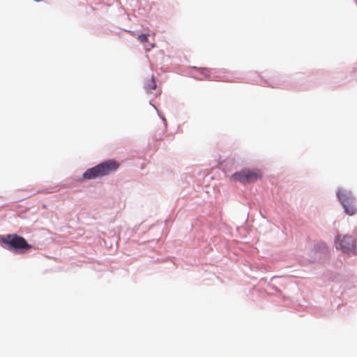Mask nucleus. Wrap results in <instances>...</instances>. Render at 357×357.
I'll return each instance as SVG.
<instances>
[{
  "label": "nucleus",
  "mask_w": 357,
  "mask_h": 357,
  "mask_svg": "<svg viewBox=\"0 0 357 357\" xmlns=\"http://www.w3.org/2000/svg\"><path fill=\"white\" fill-rule=\"evenodd\" d=\"M119 167V163L114 160H108L100 164L88 169L82 175L84 180L95 179L108 175Z\"/></svg>",
  "instance_id": "1"
},
{
  "label": "nucleus",
  "mask_w": 357,
  "mask_h": 357,
  "mask_svg": "<svg viewBox=\"0 0 357 357\" xmlns=\"http://www.w3.org/2000/svg\"><path fill=\"white\" fill-rule=\"evenodd\" d=\"M1 240L10 250L24 252L31 248L24 238L17 234H8L2 237Z\"/></svg>",
  "instance_id": "2"
},
{
  "label": "nucleus",
  "mask_w": 357,
  "mask_h": 357,
  "mask_svg": "<svg viewBox=\"0 0 357 357\" xmlns=\"http://www.w3.org/2000/svg\"><path fill=\"white\" fill-rule=\"evenodd\" d=\"M337 197L341 202L344 212L349 215H354L356 212V207L351 192L340 188L337 191Z\"/></svg>",
  "instance_id": "3"
},
{
  "label": "nucleus",
  "mask_w": 357,
  "mask_h": 357,
  "mask_svg": "<svg viewBox=\"0 0 357 357\" xmlns=\"http://www.w3.org/2000/svg\"><path fill=\"white\" fill-rule=\"evenodd\" d=\"M335 247L344 253L350 254L356 250L355 240L351 236L337 235L335 241Z\"/></svg>",
  "instance_id": "4"
},
{
  "label": "nucleus",
  "mask_w": 357,
  "mask_h": 357,
  "mask_svg": "<svg viewBox=\"0 0 357 357\" xmlns=\"http://www.w3.org/2000/svg\"><path fill=\"white\" fill-rule=\"evenodd\" d=\"M261 174L259 170L243 169L239 172L234 174L231 176V180L239 181L242 183L255 182L260 179Z\"/></svg>",
  "instance_id": "5"
},
{
  "label": "nucleus",
  "mask_w": 357,
  "mask_h": 357,
  "mask_svg": "<svg viewBox=\"0 0 357 357\" xmlns=\"http://www.w3.org/2000/svg\"><path fill=\"white\" fill-rule=\"evenodd\" d=\"M149 36V34H144V33L139 34L137 36V39L141 43H142V44L147 43V45L145 46V48L147 50H150L151 49L155 47L154 43H149V40H148Z\"/></svg>",
  "instance_id": "6"
},
{
  "label": "nucleus",
  "mask_w": 357,
  "mask_h": 357,
  "mask_svg": "<svg viewBox=\"0 0 357 357\" xmlns=\"http://www.w3.org/2000/svg\"><path fill=\"white\" fill-rule=\"evenodd\" d=\"M156 88V83L153 76L148 78L144 82V89L148 93L152 92Z\"/></svg>",
  "instance_id": "7"
},
{
  "label": "nucleus",
  "mask_w": 357,
  "mask_h": 357,
  "mask_svg": "<svg viewBox=\"0 0 357 357\" xmlns=\"http://www.w3.org/2000/svg\"><path fill=\"white\" fill-rule=\"evenodd\" d=\"M200 74L206 77H208L210 75V70L206 68H202L199 69Z\"/></svg>",
  "instance_id": "8"
}]
</instances>
